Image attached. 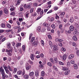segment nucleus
Wrapping results in <instances>:
<instances>
[{"instance_id": "obj_40", "label": "nucleus", "mask_w": 79, "mask_h": 79, "mask_svg": "<svg viewBox=\"0 0 79 79\" xmlns=\"http://www.w3.org/2000/svg\"><path fill=\"white\" fill-rule=\"evenodd\" d=\"M62 69L64 71H66L67 70H68L69 69L68 68L63 67Z\"/></svg>"}, {"instance_id": "obj_36", "label": "nucleus", "mask_w": 79, "mask_h": 79, "mask_svg": "<svg viewBox=\"0 0 79 79\" xmlns=\"http://www.w3.org/2000/svg\"><path fill=\"white\" fill-rule=\"evenodd\" d=\"M22 48L23 52H25V48H26V46L23 45L22 47Z\"/></svg>"}, {"instance_id": "obj_3", "label": "nucleus", "mask_w": 79, "mask_h": 79, "mask_svg": "<svg viewBox=\"0 0 79 79\" xmlns=\"http://www.w3.org/2000/svg\"><path fill=\"white\" fill-rule=\"evenodd\" d=\"M23 8H25V9H28V10H29V9H30L31 8V5H26V4H25L23 5Z\"/></svg>"}, {"instance_id": "obj_60", "label": "nucleus", "mask_w": 79, "mask_h": 79, "mask_svg": "<svg viewBox=\"0 0 79 79\" xmlns=\"http://www.w3.org/2000/svg\"><path fill=\"white\" fill-rule=\"evenodd\" d=\"M24 74H25V70H24H24H23V72H22V75L24 76Z\"/></svg>"}, {"instance_id": "obj_5", "label": "nucleus", "mask_w": 79, "mask_h": 79, "mask_svg": "<svg viewBox=\"0 0 79 79\" xmlns=\"http://www.w3.org/2000/svg\"><path fill=\"white\" fill-rule=\"evenodd\" d=\"M3 11L5 14H8V13L9 12L8 10L6 8H5L4 9Z\"/></svg>"}, {"instance_id": "obj_15", "label": "nucleus", "mask_w": 79, "mask_h": 79, "mask_svg": "<svg viewBox=\"0 0 79 79\" xmlns=\"http://www.w3.org/2000/svg\"><path fill=\"white\" fill-rule=\"evenodd\" d=\"M7 48L10 51V52H11V53H12V52H13V47L10 46Z\"/></svg>"}, {"instance_id": "obj_13", "label": "nucleus", "mask_w": 79, "mask_h": 79, "mask_svg": "<svg viewBox=\"0 0 79 79\" xmlns=\"http://www.w3.org/2000/svg\"><path fill=\"white\" fill-rule=\"evenodd\" d=\"M23 78L25 79H27L29 78V75L27 74H25L23 76Z\"/></svg>"}, {"instance_id": "obj_63", "label": "nucleus", "mask_w": 79, "mask_h": 79, "mask_svg": "<svg viewBox=\"0 0 79 79\" xmlns=\"http://www.w3.org/2000/svg\"><path fill=\"white\" fill-rule=\"evenodd\" d=\"M38 5V4L36 3H34V6H37Z\"/></svg>"}, {"instance_id": "obj_48", "label": "nucleus", "mask_w": 79, "mask_h": 79, "mask_svg": "<svg viewBox=\"0 0 79 79\" xmlns=\"http://www.w3.org/2000/svg\"><path fill=\"white\" fill-rule=\"evenodd\" d=\"M74 21V20L73 19V18H70V21L71 22V23H73Z\"/></svg>"}, {"instance_id": "obj_17", "label": "nucleus", "mask_w": 79, "mask_h": 79, "mask_svg": "<svg viewBox=\"0 0 79 79\" xmlns=\"http://www.w3.org/2000/svg\"><path fill=\"white\" fill-rule=\"evenodd\" d=\"M73 66L74 68L75 69H76V70L77 69V68H78V66H77V64H74Z\"/></svg>"}, {"instance_id": "obj_54", "label": "nucleus", "mask_w": 79, "mask_h": 79, "mask_svg": "<svg viewBox=\"0 0 79 79\" xmlns=\"http://www.w3.org/2000/svg\"><path fill=\"white\" fill-rule=\"evenodd\" d=\"M20 31H21V27H20L18 29V31H17V32L18 33H19V32H20Z\"/></svg>"}, {"instance_id": "obj_21", "label": "nucleus", "mask_w": 79, "mask_h": 79, "mask_svg": "<svg viewBox=\"0 0 79 79\" xmlns=\"http://www.w3.org/2000/svg\"><path fill=\"white\" fill-rule=\"evenodd\" d=\"M21 2V0H18L17 1V2L16 4V5L17 6H18V5H19L20 4V2Z\"/></svg>"}, {"instance_id": "obj_42", "label": "nucleus", "mask_w": 79, "mask_h": 79, "mask_svg": "<svg viewBox=\"0 0 79 79\" xmlns=\"http://www.w3.org/2000/svg\"><path fill=\"white\" fill-rule=\"evenodd\" d=\"M53 68L54 69L55 71H58V69H57V67H56L55 66H53Z\"/></svg>"}, {"instance_id": "obj_44", "label": "nucleus", "mask_w": 79, "mask_h": 79, "mask_svg": "<svg viewBox=\"0 0 79 79\" xmlns=\"http://www.w3.org/2000/svg\"><path fill=\"white\" fill-rule=\"evenodd\" d=\"M47 64L48 66H52V64L50 62H48Z\"/></svg>"}, {"instance_id": "obj_50", "label": "nucleus", "mask_w": 79, "mask_h": 79, "mask_svg": "<svg viewBox=\"0 0 79 79\" xmlns=\"http://www.w3.org/2000/svg\"><path fill=\"white\" fill-rule=\"evenodd\" d=\"M58 45L60 47H63V44H62V43L61 42H59L58 44Z\"/></svg>"}, {"instance_id": "obj_8", "label": "nucleus", "mask_w": 79, "mask_h": 79, "mask_svg": "<svg viewBox=\"0 0 79 79\" xmlns=\"http://www.w3.org/2000/svg\"><path fill=\"white\" fill-rule=\"evenodd\" d=\"M2 79H5V78L6 77L7 78L8 77V76L7 75L5 74V73H4V74H2Z\"/></svg>"}, {"instance_id": "obj_52", "label": "nucleus", "mask_w": 79, "mask_h": 79, "mask_svg": "<svg viewBox=\"0 0 79 79\" xmlns=\"http://www.w3.org/2000/svg\"><path fill=\"white\" fill-rule=\"evenodd\" d=\"M53 21H54V18L53 17L51 18V19H50V21H51V22Z\"/></svg>"}, {"instance_id": "obj_7", "label": "nucleus", "mask_w": 79, "mask_h": 79, "mask_svg": "<svg viewBox=\"0 0 79 79\" xmlns=\"http://www.w3.org/2000/svg\"><path fill=\"white\" fill-rule=\"evenodd\" d=\"M67 58V55L66 54H64L62 56V58L63 61H65Z\"/></svg>"}, {"instance_id": "obj_11", "label": "nucleus", "mask_w": 79, "mask_h": 79, "mask_svg": "<svg viewBox=\"0 0 79 79\" xmlns=\"http://www.w3.org/2000/svg\"><path fill=\"white\" fill-rule=\"evenodd\" d=\"M73 40L74 41H77V37L75 35H74L73 37Z\"/></svg>"}, {"instance_id": "obj_10", "label": "nucleus", "mask_w": 79, "mask_h": 79, "mask_svg": "<svg viewBox=\"0 0 79 79\" xmlns=\"http://www.w3.org/2000/svg\"><path fill=\"white\" fill-rule=\"evenodd\" d=\"M30 14V13L29 12V11H27L26 13V17L27 18H29V15Z\"/></svg>"}, {"instance_id": "obj_9", "label": "nucleus", "mask_w": 79, "mask_h": 79, "mask_svg": "<svg viewBox=\"0 0 79 79\" xmlns=\"http://www.w3.org/2000/svg\"><path fill=\"white\" fill-rule=\"evenodd\" d=\"M74 57V55L72 54L70 55L69 57V60H71V59H72V58H73Z\"/></svg>"}, {"instance_id": "obj_61", "label": "nucleus", "mask_w": 79, "mask_h": 79, "mask_svg": "<svg viewBox=\"0 0 79 79\" xmlns=\"http://www.w3.org/2000/svg\"><path fill=\"white\" fill-rule=\"evenodd\" d=\"M6 72L7 74H10V71L8 69L6 70Z\"/></svg>"}, {"instance_id": "obj_62", "label": "nucleus", "mask_w": 79, "mask_h": 79, "mask_svg": "<svg viewBox=\"0 0 79 79\" xmlns=\"http://www.w3.org/2000/svg\"><path fill=\"white\" fill-rule=\"evenodd\" d=\"M10 14L13 16H15V12H13L12 13H10Z\"/></svg>"}, {"instance_id": "obj_47", "label": "nucleus", "mask_w": 79, "mask_h": 79, "mask_svg": "<svg viewBox=\"0 0 79 79\" xmlns=\"http://www.w3.org/2000/svg\"><path fill=\"white\" fill-rule=\"evenodd\" d=\"M54 60L55 63H58V59H57V58H55L54 59Z\"/></svg>"}, {"instance_id": "obj_6", "label": "nucleus", "mask_w": 79, "mask_h": 79, "mask_svg": "<svg viewBox=\"0 0 79 79\" xmlns=\"http://www.w3.org/2000/svg\"><path fill=\"white\" fill-rule=\"evenodd\" d=\"M53 48L55 51H57L58 49V46L55 45L53 46Z\"/></svg>"}, {"instance_id": "obj_12", "label": "nucleus", "mask_w": 79, "mask_h": 79, "mask_svg": "<svg viewBox=\"0 0 79 79\" xmlns=\"http://www.w3.org/2000/svg\"><path fill=\"white\" fill-rule=\"evenodd\" d=\"M28 62H29L31 66H33V64H34V62H32L31 60L29 59L28 60Z\"/></svg>"}, {"instance_id": "obj_30", "label": "nucleus", "mask_w": 79, "mask_h": 79, "mask_svg": "<svg viewBox=\"0 0 79 79\" xmlns=\"http://www.w3.org/2000/svg\"><path fill=\"white\" fill-rule=\"evenodd\" d=\"M49 45L51 47H52L53 46L52 45V42L51 41H48Z\"/></svg>"}, {"instance_id": "obj_56", "label": "nucleus", "mask_w": 79, "mask_h": 79, "mask_svg": "<svg viewBox=\"0 0 79 79\" xmlns=\"http://www.w3.org/2000/svg\"><path fill=\"white\" fill-rule=\"evenodd\" d=\"M43 14H44V10H42L40 12V15L42 16V15H43Z\"/></svg>"}, {"instance_id": "obj_57", "label": "nucleus", "mask_w": 79, "mask_h": 79, "mask_svg": "<svg viewBox=\"0 0 79 79\" xmlns=\"http://www.w3.org/2000/svg\"><path fill=\"white\" fill-rule=\"evenodd\" d=\"M57 35H60V31L58 30L57 31Z\"/></svg>"}, {"instance_id": "obj_31", "label": "nucleus", "mask_w": 79, "mask_h": 79, "mask_svg": "<svg viewBox=\"0 0 79 79\" xmlns=\"http://www.w3.org/2000/svg\"><path fill=\"white\" fill-rule=\"evenodd\" d=\"M21 45V44L20 43H18L16 45V47H19Z\"/></svg>"}, {"instance_id": "obj_49", "label": "nucleus", "mask_w": 79, "mask_h": 79, "mask_svg": "<svg viewBox=\"0 0 79 79\" xmlns=\"http://www.w3.org/2000/svg\"><path fill=\"white\" fill-rule=\"evenodd\" d=\"M34 12V8H31L30 10V13H32Z\"/></svg>"}, {"instance_id": "obj_51", "label": "nucleus", "mask_w": 79, "mask_h": 79, "mask_svg": "<svg viewBox=\"0 0 79 79\" xmlns=\"http://www.w3.org/2000/svg\"><path fill=\"white\" fill-rule=\"evenodd\" d=\"M41 42L42 46H44V40H41Z\"/></svg>"}, {"instance_id": "obj_27", "label": "nucleus", "mask_w": 79, "mask_h": 79, "mask_svg": "<svg viewBox=\"0 0 79 79\" xmlns=\"http://www.w3.org/2000/svg\"><path fill=\"white\" fill-rule=\"evenodd\" d=\"M10 10L11 11H13L15 10V7H12L10 9Z\"/></svg>"}, {"instance_id": "obj_33", "label": "nucleus", "mask_w": 79, "mask_h": 79, "mask_svg": "<svg viewBox=\"0 0 79 79\" xmlns=\"http://www.w3.org/2000/svg\"><path fill=\"white\" fill-rule=\"evenodd\" d=\"M6 26L7 27L9 28H11V25L10 24V23H7Z\"/></svg>"}, {"instance_id": "obj_19", "label": "nucleus", "mask_w": 79, "mask_h": 79, "mask_svg": "<svg viewBox=\"0 0 79 79\" xmlns=\"http://www.w3.org/2000/svg\"><path fill=\"white\" fill-rule=\"evenodd\" d=\"M36 30L38 31V32H40V31H41V27H40L38 26L37 27Z\"/></svg>"}, {"instance_id": "obj_23", "label": "nucleus", "mask_w": 79, "mask_h": 79, "mask_svg": "<svg viewBox=\"0 0 79 79\" xmlns=\"http://www.w3.org/2000/svg\"><path fill=\"white\" fill-rule=\"evenodd\" d=\"M43 25L45 27H48L49 26H50V25H49L48 24V23H45L43 24Z\"/></svg>"}, {"instance_id": "obj_43", "label": "nucleus", "mask_w": 79, "mask_h": 79, "mask_svg": "<svg viewBox=\"0 0 79 79\" xmlns=\"http://www.w3.org/2000/svg\"><path fill=\"white\" fill-rule=\"evenodd\" d=\"M51 27L53 29H55V25L54 24H52L51 25Z\"/></svg>"}, {"instance_id": "obj_18", "label": "nucleus", "mask_w": 79, "mask_h": 79, "mask_svg": "<svg viewBox=\"0 0 79 79\" xmlns=\"http://www.w3.org/2000/svg\"><path fill=\"white\" fill-rule=\"evenodd\" d=\"M30 58L32 60H34V55L33 54H31Z\"/></svg>"}, {"instance_id": "obj_22", "label": "nucleus", "mask_w": 79, "mask_h": 79, "mask_svg": "<svg viewBox=\"0 0 79 79\" xmlns=\"http://www.w3.org/2000/svg\"><path fill=\"white\" fill-rule=\"evenodd\" d=\"M56 15V19H57V20H58L60 19V17L58 15V14L56 13L55 14Z\"/></svg>"}, {"instance_id": "obj_41", "label": "nucleus", "mask_w": 79, "mask_h": 79, "mask_svg": "<svg viewBox=\"0 0 79 79\" xmlns=\"http://www.w3.org/2000/svg\"><path fill=\"white\" fill-rule=\"evenodd\" d=\"M64 14H65V12H62L60 13V15L64 16Z\"/></svg>"}, {"instance_id": "obj_4", "label": "nucleus", "mask_w": 79, "mask_h": 79, "mask_svg": "<svg viewBox=\"0 0 79 79\" xmlns=\"http://www.w3.org/2000/svg\"><path fill=\"white\" fill-rule=\"evenodd\" d=\"M0 74H3L5 73V71L4 70V69H2V67H1L0 68Z\"/></svg>"}, {"instance_id": "obj_38", "label": "nucleus", "mask_w": 79, "mask_h": 79, "mask_svg": "<svg viewBox=\"0 0 79 79\" xmlns=\"http://www.w3.org/2000/svg\"><path fill=\"white\" fill-rule=\"evenodd\" d=\"M48 39H50V40H52V36L51 35H48Z\"/></svg>"}, {"instance_id": "obj_35", "label": "nucleus", "mask_w": 79, "mask_h": 79, "mask_svg": "<svg viewBox=\"0 0 79 79\" xmlns=\"http://www.w3.org/2000/svg\"><path fill=\"white\" fill-rule=\"evenodd\" d=\"M59 61V64L60 65H64V64L63 62L61 61Z\"/></svg>"}, {"instance_id": "obj_20", "label": "nucleus", "mask_w": 79, "mask_h": 79, "mask_svg": "<svg viewBox=\"0 0 79 79\" xmlns=\"http://www.w3.org/2000/svg\"><path fill=\"white\" fill-rule=\"evenodd\" d=\"M70 73V70H68L67 71H66L64 73L65 75H68L69 74V73Z\"/></svg>"}, {"instance_id": "obj_37", "label": "nucleus", "mask_w": 79, "mask_h": 79, "mask_svg": "<svg viewBox=\"0 0 79 79\" xmlns=\"http://www.w3.org/2000/svg\"><path fill=\"white\" fill-rule=\"evenodd\" d=\"M1 26L2 27H3V28H4V27H5V24L3 23H2Z\"/></svg>"}, {"instance_id": "obj_55", "label": "nucleus", "mask_w": 79, "mask_h": 79, "mask_svg": "<svg viewBox=\"0 0 79 79\" xmlns=\"http://www.w3.org/2000/svg\"><path fill=\"white\" fill-rule=\"evenodd\" d=\"M70 64H71V63H70V62H68L67 64V66L68 67H69V66H70Z\"/></svg>"}, {"instance_id": "obj_16", "label": "nucleus", "mask_w": 79, "mask_h": 79, "mask_svg": "<svg viewBox=\"0 0 79 79\" xmlns=\"http://www.w3.org/2000/svg\"><path fill=\"white\" fill-rule=\"evenodd\" d=\"M34 72H30L29 74V76H30L31 77V76H34Z\"/></svg>"}, {"instance_id": "obj_29", "label": "nucleus", "mask_w": 79, "mask_h": 79, "mask_svg": "<svg viewBox=\"0 0 79 79\" xmlns=\"http://www.w3.org/2000/svg\"><path fill=\"white\" fill-rule=\"evenodd\" d=\"M75 26L78 29H79V25L77 23H75Z\"/></svg>"}, {"instance_id": "obj_64", "label": "nucleus", "mask_w": 79, "mask_h": 79, "mask_svg": "<svg viewBox=\"0 0 79 79\" xmlns=\"http://www.w3.org/2000/svg\"><path fill=\"white\" fill-rule=\"evenodd\" d=\"M76 54L77 56H79V51H77L76 52Z\"/></svg>"}, {"instance_id": "obj_45", "label": "nucleus", "mask_w": 79, "mask_h": 79, "mask_svg": "<svg viewBox=\"0 0 79 79\" xmlns=\"http://www.w3.org/2000/svg\"><path fill=\"white\" fill-rule=\"evenodd\" d=\"M16 72H17V69L16 68H15L13 73H16Z\"/></svg>"}, {"instance_id": "obj_25", "label": "nucleus", "mask_w": 79, "mask_h": 79, "mask_svg": "<svg viewBox=\"0 0 79 79\" xmlns=\"http://www.w3.org/2000/svg\"><path fill=\"white\" fill-rule=\"evenodd\" d=\"M19 63L20 65H23L24 63L23 60H21L19 61Z\"/></svg>"}, {"instance_id": "obj_2", "label": "nucleus", "mask_w": 79, "mask_h": 79, "mask_svg": "<svg viewBox=\"0 0 79 79\" xmlns=\"http://www.w3.org/2000/svg\"><path fill=\"white\" fill-rule=\"evenodd\" d=\"M25 67L27 70H29L31 68V65H29V64L27 63L26 64Z\"/></svg>"}, {"instance_id": "obj_46", "label": "nucleus", "mask_w": 79, "mask_h": 79, "mask_svg": "<svg viewBox=\"0 0 79 79\" xmlns=\"http://www.w3.org/2000/svg\"><path fill=\"white\" fill-rule=\"evenodd\" d=\"M59 28L60 29H63V26L62 24H60L59 26Z\"/></svg>"}, {"instance_id": "obj_32", "label": "nucleus", "mask_w": 79, "mask_h": 79, "mask_svg": "<svg viewBox=\"0 0 79 79\" xmlns=\"http://www.w3.org/2000/svg\"><path fill=\"white\" fill-rule=\"evenodd\" d=\"M8 69H9L10 71H11L12 72L13 71V69H11V67H10V66L8 65Z\"/></svg>"}, {"instance_id": "obj_24", "label": "nucleus", "mask_w": 79, "mask_h": 79, "mask_svg": "<svg viewBox=\"0 0 79 79\" xmlns=\"http://www.w3.org/2000/svg\"><path fill=\"white\" fill-rule=\"evenodd\" d=\"M35 74L36 76H38L39 74V72L37 70H36L35 72Z\"/></svg>"}, {"instance_id": "obj_59", "label": "nucleus", "mask_w": 79, "mask_h": 79, "mask_svg": "<svg viewBox=\"0 0 79 79\" xmlns=\"http://www.w3.org/2000/svg\"><path fill=\"white\" fill-rule=\"evenodd\" d=\"M23 19L22 18H19V21H20V22H22L23 21Z\"/></svg>"}, {"instance_id": "obj_39", "label": "nucleus", "mask_w": 79, "mask_h": 79, "mask_svg": "<svg viewBox=\"0 0 79 79\" xmlns=\"http://www.w3.org/2000/svg\"><path fill=\"white\" fill-rule=\"evenodd\" d=\"M41 75L43 77H44V76H45V72H44V71H42L41 72Z\"/></svg>"}, {"instance_id": "obj_14", "label": "nucleus", "mask_w": 79, "mask_h": 79, "mask_svg": "<svg viewBox=\"0 0 79 79\" xmlns=\"http://www.w3.org/2000/svg\"><path fill=\"white\" fill-rule=\"evenodd\" d=\"M69 29L71 31H73L74 29V27L73 26H70L69 27Z\"/></svg>"}, {"instance_id": "obj_53", "label": "nucleus", "mask_w": 79, "mask_h": 79, "mask_svg": "<svg viewBox=\"0 0 79 79\" xmlns=\"http://www.w3.org/2000/svg\"><path fill=\"white\" fill-rule=\"evenodd\" d=\"M44 56V55L42 53L40 54V57H41L42 58H43Z\"/></svg>"}, {"instance_id": "obj_28", "label": "nucleus", "mask_w": 79, "mask_h": 79, "mask_svg": "<svg viewBox=\"0 0 79 79\" xmlns=\"http://www.w3.org/2000/svg\"><path fill=\"white\" fill-rule=\"evenodd\" d=\"M21 74H22V71L21 70H19L17 72V74H18V75H21Z\"/></svg>"}, {"instance_id": "obj_1", "label": "nucleus", "mask_w": 79, "mask_h": 79, "mask_svg": "<svg viewBox=\"0 0 79 79\" xmlns=\"http://www.w3.org/2000/svg\"><path fill=\"white\" fill-rule=\"evenodd\" d=\"M31 42L32 43V45L33 46H35V47H36L38 44V42L37 41H36L35 40V37H33L31 39Z\"/></svg>"}, {"instance_id": "obj_34", "label": "nucleus", "mask_w": 79, "mask_h": 79, "mask_svg": "<svg viewBox=\"0 0 79 79\" xmlns=\"http://www.w3.org/2000/svg\"><path fill=\"white\" fill-rule=\"evenodd\" d=\"M7 48L11 47V43L10 42L8 43L7 44Z\"/></svg>"}, {"instance_id": "obj_26", "label": "nucleus", "mask_w": 79, "mask_h": 79, "mask_svg": "<svg viewBox=\"0 0 79 79\" xmlns=\"http://www.w3.org/2000/svg\"><path fill=\"white\" fill-rule=\"evenodd\" d=\"M50 61H51V63H53V64H54V63H55V62H54L53 59L52 58H50Z\"/></svg>"}, {"instance_id": "obj_58", "label": "nucleus", "mask_w": 79, "mask_h": 79, "mask_svg": "<svg viewBox=\"0 0 79 79\" xmlns=\"http://www.w3.org/2000/svg\"><path fill=\"white\" fill-rule=\"evenodd\" d=\"M24 10V9L23 8V7L22 6H21L20 7V11H23Z\"/></svg>"}]
</instances>
